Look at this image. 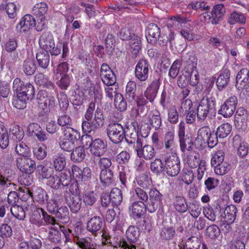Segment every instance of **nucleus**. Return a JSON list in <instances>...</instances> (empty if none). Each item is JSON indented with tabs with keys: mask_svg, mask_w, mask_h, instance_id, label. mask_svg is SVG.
Here are the masks:
<instances>
[{
	"mask_svg": "<svg viewBox=\"0 0 249 249\" xmlns=\"http://www.w3.org/2000/svg\"><path fill=\"white\" fill-rule=\"evenodd\" d=\"M161 124L160 112L156 109L153 110L142 117L141 123L140 134L142 137L146 138L148 136L151 127L158 129Z\"/></svg>",
	"mask_w": 249,
	"mask_h": 249,
	"instance_id": "1",
	"label": "nucleus"
},
{
	"mask_svg": "<svg viewBox=\"0 0 249 249\" xmlns=\"http://www.w3.org/2000/svg\"><path fill=\"white\" fill-rule=\"evenodd\" d=\"M169 25L171 28L179 29L180 35L186 40L188 41L197 40L199 39V36L191 32V26L186 20L179 16L175 17L169 20Z\"/></svg>",
	"mask_w": 249,
	"mask_h": 249,
	"instance_id": "2",
	"label": "nucleus"
},
{
	"mask_svg": "<svg viewBox=\"0 0 249 249\" xmlns=\"http://www.w3.org/2000/svg\"><path fill=\"white\" fill-rule=\"evenodd\" d=\"M39 44L43 51L50 53L52 55L56 56L60 53L61 50L55 45L52 34L45 33L40 37Z\"/></svg>",
	"mask_w": 249,
	"mask_h": 249,
	"instance_id": "3",
	"label": "nucleus"
},
{
	"mask_svg": "<svg viewBox=\"0 0 249 249\" xmlns=\"http://www.w3.org/2000/svg\"><path fill=\"white\" fill-rule=\"evenodd\" d=\"M164 170L168 176H177L180 171V161L176 152H172L171 155L165 160Z\"/></svg>",
	"mask_w": 249,
	"mask_h": 249,
	"instance_id": "4",
	"label": "nucleus"
},
{
	"mask_svg": "<svg viewBox=\"0 0 249 249\" xmlns=\"http://www.w3.org/2000/svg\"><path fill=\"white\" fill-rule=\"evenodd\" d=\"M104 124V118L102 110L97 108L94 118L90 122L84 121L82 127L85 133H89L94 129L102 127Z\"/></svg>",
	"mask_w": 249,
	"mask_h": 249,
	"instance_id": "5",
	"label": "nucleus"
},
{
	"mask_svg": "<svg viewBox=\"0 0 249 249\" xmlns=\"http://www.w3.org/2000/svg\"><path fill=\"white\" fill-rule=\"evenodd\" d=\"M16 162L17 168L23 174L31 175L36 169V162L31 158V156L18 157Z\"/></svg>",
	"mask_w": 249,
	"mask_h": 249,
	"instance_id": "6",
	"label": "nucleus"
},
{
	"mask_svg": "<svg viewBox=\"0 0 249 249\" xmlns=\"http://www.w3.org/2000/svg\"><path fill=\"white\" fill-rule=\"evenodd\" d=\"M36 25L33 16L26 14L21 18L16 26V31L20 34H27Z\"/></svg>",
	"mask_w": 249,
	"mask_h": 249,
	"instance_id": "7",
	"label": "nucleus"
},
{
	"mask_svg": "<svg viewBox=\"0 0 249 249\" xmlns=\"http://www.w3.org/2000/svg\"><path fill=\"white\" fill-rule=\"evenodd\" d=\"M236 88L245 94L249 93V70L242 69L237 74Z\"/></svg>",
	"mask_w": 249,
	"mask_h": 249,
	"instance_id": "8",
	"label": "nucleus"
},
{
	"mask_svg": "<svg viewBox=\"0 0 249 249\" xmlns=\"http://www.w3.org/2000/svg\"><path fill=\"white\" fill-rule=\"evenodd\" d=\"M13 90L16 93H20L21 95H27L30 93V90L32 91L31 96H29V99L32 100L35 94L34 87L29 83L22 81L19 78H16L13 84Z\"/></svg>",
	"mask_w": 249,
	"mask_h": 249,
	"instance_id": "9",
	"label": "nucleus"
},
{
	"mask_svg": "<svg viewBox=\"0 0 249 249\" xmlns=\"http://www.w3.org/2000/svg\"><path fill=\"white\" fill-rule=\"evenodd\" d=\"M238 103L236 96H231L229 97L221 106L219 110V114L225 118L231 116L234 112Z\"/></svg>",
	"mask_w": 249,
	"mask_h": 249,
	"instance_id": "10",
	"label": "nucleus"
},
{
	"mask_svg": "<svg viewBox=\"0 0 249 249\" xmlns=\"http://www.w3.org/2000/svg\"><path fill=\"white\" fill-rule=\"evenodd\" d=\"M124 129L119 124H112L108 125L107 135L110 140L115 143L121 142L124 138Z\"/></svg>",
	"mask_w": 249,
	"mask_h": 249,
	"instance_id": "11",
	"label": "nucleus"
},
{
	"mask_svg": "<svg viewBox=\"0 0 249 249\" xmlns=\"http://www.w3.org/2000/svg\"><path fill=\"white\" fill-rule=\"evenodd\" d=\"M134 147L137 156L140 158H142L146 160H150L155 155V150L150 145H145L142 147V142L137 141L134 143Z\"/></svg>",
	"mask_w": 249,
	"mask_h": 249,
	"instance_id": "12",
	"label": "nucleus"
},
{
	"mask_svg": "<svg viewBox=\"0 0 249 249\" xmlns=\"http://www.w3.org/2000/svg\"><path fill=\"white\" fill-rule=\"evenodd\" d=\"M149 65L146 59H141L137 64L135 74L136 77L141 81H146L148 77Z\"/></svg>",
	"mask_w": 249,
	"mask_h": 249,
	"instance_id": "13",
	"label": "nucleus"
},
{
	"mask_svg": "<svg viewBox=\"0 0 249 249\" xmlns=\"http://www.w3.org/2000/svg\"><path fill=\"white\" fill-rule=\"evenodd\" d=\"M215 103L213 100L203 99L197 108V116L200 120L205 119L211 109L214 107Z\"/></svg>",
	"mask_w": 249,
	"mask_h": 249,
	"instance_id": "14",
	"label": "nucleus"
},
{
	"mask_svg": "<svg viewBox=\"0 0 249 249\" xmlns=\"http://www.w3.org/2000/svg\"><path fill=\"white\" fill-rule=\"evenodd\" d=\"M149 202L148 205V211L154 212L161 205L162 195L156 189H151L149 193Z\"/></svg>",
	"mask_w": 249,
	"mask_h": 249,
	"instance_id": "15",
	"label": "nucleus"
},
{
	"mask_svg": "<svg viewBox=\"0 0 249 249\" xmlns=\"http://www.w3.org/2000/svg\"><path fill=\"white\" fill-rule=\"evenodd\" d=\"M107 143L101 139H96L93 140L89 151L93 157H99L103 155L106 152Z\"/></svg>",
	"mask_w": 249,
	"mask_h": 249,
	"instance_id": "16",
	"label": "nucleus"
},
{
	"mask_svg": "<svg viewBox=\"0 0 249 249\" xmlns=\"http://www.w3.org/2000/svg\"><path fill=\"white\" fill-rule=\"evenodd\" d=\"M27 132L31 136L35 135L40 142H44L48 139V135L45 131L36 123L30 124Z\"/></svg>",
	"mask_w": 249,
	"mask_h": 249,
	"instance_id": "17",
	"label": "nucleus"
},
{
	"mask_svg": "<svg viewBox=\"0 0 249 249\" xmlns=\"http://www.w3.org/2000/svg\"><path fill=\"white\" fill-rule=\"evenodd\" d=\"M234 125L238 129H245L247 126V116L244 108L238 109L234 117Z\"/></svg>",
	"mask_w": 249,
	"mask_h": 249,
	"instance_id": "18",
	"label": "nucleus"
},
{
	"mask_svg": "<svg viewBox=\"0 0 249 249\" xmlns=\"http://www.w3.org/2000/svg\"><path fill=\"white\" fill-rule=\"evenodd\" d=\"M30 93L27 95H21V93H15L13 97L12 104L14 107L18 109H23L26 107L27 101L30 100L29 99V96H31L32 91H29Z\"/></svg>",
	"mask_w": 249,
	"mask_h": 249,
	"instance_id": "19",
	"label": "nucleus"
},
{
	"mask_svg": "<svg viewBox=\"0 0 249 249\" xmlns=\"http://www.w3.org/2000/svg\"><path fill=\"white\" fill-rule=\"evenodd\" d=\"M129 213L134 218L141 217L145 211V206L142 201L134 202L129 207Z\"/></svg>",
	"mask_w": 249,
	"mask_h": 249,
	"instance_id": "20",
	"label": "nucleus"
},
{
	"mask_svg": "<svg viewBox=\"0 0 249 249\" xmlns=\"http://www.w3.org/2000/svg\"><path fill=\"white\" fill-rule=\"evenodd\" d=\"M103 225L102 218L99 216H93L87 223V229L92 234L95 235Z\"/></svg>",
	"mask_w": 249,
	"mask_h": 249,
	"instance_id": "21",
	"label": "nucleus"
},
{
	"mask_svg": "<svg viewBox=\"0 0 249 249\" xmlns=\"http://www.w3.org/2000/svg\"><path fill=\"white\" fill-rule=\"evenodd\" d=\"M160 85L159 79H156L146 89L144 95L147 99L150 102H153L156 97Z\"/></svg>",
	"mask_w": 249,
	"mask_h": 249,
	"instance_id": "22",
	"label": "nucleus"
},
{
	"mask_svg": "<svg viewBox=\"0 0 249 249\" xmlns=\"http://www.w3.org/2000/svg\"><path fill=\"white\" fill-rule=\"evenodd\" d=\"M160 35V29L155 24H150L147 29L146 38L150 43H154L157 42Z\"/></svg>",
	"mask_w": 249,
	"mask_h": 249,
	"instance_id": "23",
	"label": "nucleus"
},
{
	"mask_svg": "<svg viewBox=\"0 0 249 249\" xmlns=\"http://www.w3.org/2000/svg\"><path fill=\"white\" fill-rule=\"evenodd\" d=\"M76 245L82 249H97V245L89 237L79 238L74 240Z\"/></svg>",
	"mask_w": 249,
	"mask_h": 249,
	"instance_id": "24",
	"label": "nucleus"
},
{
	"mask_svg": "<svg viewBox=\"0 0 249 249\" xmlns=\"http://www.w3.org/2000/svg\"><path fill=\"white\" fill-rule=\"evenodd\" d=\"M225 13V10L223 4H218L215 5L212 10V23L213 24H218L220 18L224 15Z\"/></svg>",
	"mask_w": 249,
	"mask_h": 249,
	"instance_id": "25",
	"label": "nucleus"
},
{
	"mask_svg": "<svg viewBox=\"0 0 249 249\" xmlns=\"http://www.w3.org/2000/svg\"><path fill=\"white\" fill-rule=\"evenodd\" d=\"M15 152L19 157L31 156V150L28 145L23 142H17L15 145Z\"/></svg>",
	"mask_w": 249,
	"mask_h": 249,
	"instance_id": "26",
	"label": "nucleus"
},
{
	"mask_svg": "<svg viewBox=\"0 0 249 249\" xmlns=\"http://www.w3.org/2000/svg\"><path fill=\"white\" fill-rule=\"evenodd\" d=\"M11 139L16 142H21L24 136L23 130L18 125H14L10 129Z\"/></svg>",
	"mask_w": 249,
	"mask_h": 249,
	"instance_id": "27",
	"label": "nucleus"
},
{
	"mask_svg": "<svg viewBox=\"0 0 249 249\" xmlns=\"http://www.w3.org/2000/svg\"><path fill=\"white\" fill-rule=\"evenodd\" d=\"M42 213L43 218L48 225H51L52 227L57 226V224L58 223H56L55 219L48 215L42 209H37L34 211V214L36 215V220H38L41 217L40 213Z\"/></svg>",
	"mask_w": 249,
	"mask_h": 249,
	"instance_id": "28",
	"label": "nucleus"
},
{
	"mask_svg": "<svg viewBox=\"0 0 249 249\" xmlns=\"http://www.w3.org/2000/svg\"><path fill=\"white\" fill-rule=\"evenodd\" d=\"M237 208L233 205H230L225 209L224 220L228 223H232L235 219Z\"/></svg>",
	"mask_w": 249,
	"mask_h": 249,
	"instance_id": "29",
	"label": "nucleus"
},
{
	"mask_svg": "<svg viewBox=\"0 0 249 249\" xmlns=\"http://www.w3.org/2000/svg\"><path fill=\"white\" fill-rule=\"evenodd\" d=\"M98 199V195L93 191H86L82 196L83 203L87 206H93Z\"/></svg>",
	"mask_w": 249,
	"mask_h": 249,
	"instance_id": "30",
	"label": "nucleus"
},
{
	"mask_svg": "<svg viewBox=\"0 0 249 249\" xmlns=\"http://www.w3.org/2000/svg\"><path fill=\"white\" fill-rule=\"evenodd\" d=\"M34 156L38 160H42L47 156V148L43 143H39L33 148Z\"/></svg>",
	"mask_w": 249,
	"mask_h": 249,
	"instance_id": "31",
	"label": "nucleus"
},
{
	"mask_svg": "<svg viewBox=\"0 0 249 249\" xmlns=\"http://www.w3.org/2000/svg\"><path fill=\"white\" fill-rule=\"evenodd\" d=\"M86 156L84 148L83 146H78L72 152L71 159L74 162H79L83 160Z\"/></svg>",
	"mask_w": 249,
	"mask_h": 249,
	"instance_id": "32",
	"label": "nucleus"
},
{
	"mask_svg": "<svg viewBox=\"0 0 249 249\" xmlns=\"http://www.w3.org/2000/svg\"><path fill=\"white\" fill-rule=\"evenodd\" d=\"M141 40L138 36H133L129 42V50L134 55H137L141 50Z\"/></svg>",
	"mask_w": 249,
	"mask_h": 249,
	"instance_id": "33",
	"label": "nucleus"
},
{
	"mask_svg": "<svg viewBox=\"0 0 249 249\" xmlns=\"http://www.w3.org/2000/svg\"><path fill=\"white\" fill-rule=\"evenodd\" d=\"M100 179L101 182L105 185H109L113 181V175L110 169H102L100 173Z\"/></svg>",
	"mask_w": 249,
	"mask_h": 249,
	"instance_id": "34",
	"label": "nucleus"
},
{
	"mask_svg": "<svg viewBox=\"0 0 249 249\" xmlns=\"http://www.w3.org/2000/svg\"><path fill=\"white\" fill-rule=\"evenodd\" d=\"M9 144L8 131L3 124H0V147L2 149L7 148Z\"/></svg>",
	"mask_w": 249,
	"mask_h": 249,
	"instance_id": "35",
	"label": "nucleus"
},
{
	"mask_svg": "<svg viewBox=\"0 0 249 249\" xmlns=\"http://www.w3.org/2000/svg\"><path fill=\"white\" fill-rule=\"evenodd\" d=\"M9 144L8 131L3 124H0V147L2 149L7 148Z\"/></svg>",
	"mask_w": 249,
	"mask_h": 249,
	"instance_id": "36",
	"label": "nucleus"
},
{
	"mask_svg": "<svg viewBox=\"0 0 249 249\" xmlns=\"http://www.w3.org/2000/svg\"><path fill=\"white\" fill-rule=\"evenodd\" d=\"M36 57L38 64L41 67L45 69L48 67L50 62L49 52H44L42 50L37 53Z\"/></svg>",
	"mask_w": 249,
	"mask_h": 249,
	"instance_id": "37",
	"label": "nucleus"
},
{
	"mask_svg": "<svg viewBox=\"0 0 249 249\" xmlns=\"http://www.w3.org/2000/svg\"><path fill=\"white\" fill-rule=\"evenodd\" d=\"M139 235V231L137 227L129 226L126 231L127 239L129 241L128 244L130 245H133V243L137 240Z\"/></svg>",
	"mask_w": 249,
	"mask_h": 249,
	"instance_id": "38",
	"label": "nucleus"
},
{
	"mask_svg": "<svg viewBox=\"0 0 249 249\" xmlns=\"http://www.w3.org/2000/svg\"><path fill=\"white\" fill-rule=\"evenodd\" d=\"M232 126L229 123H224L219 125L216 132V135L220 138H226L231 132Z\"/></svg>",
	"mask_w": 249,
	"mask_h": 249,
	"instance_id": "39",
	"label": "nucleus"
},
{
	"mask_svg": "<svg viewBox=\"0 0 249 249\" xmlns=\"http://www.w3.org/2000/svg\"><path fill=\"white\" fill-rule=\"evenodd\" d=\"M53 167L56 171H62L66 166V160L62 154H57L53 158Z\"/></svg>",
	"mask_w": 249,
	"mask_h": 249,
	"instance_id": "40",
	"label": "nucleus"
},
{
	"mask_svg": "<svg viewBox=\"0 0 249 249\" xmlns=\"http://www.w3.org/2000/svg\"><path fill=\"white\" fill-rule=\"evenodd\" d=\"M80 137V133L71 127H67L63 131V138L76 142Z\"/></svg>",
	"mask_w": 249,
	"mask_h": 249,
	"instance_id": "41",
	"label": "nucleus"
},
{
	"mask_svg": "<svg viewBox=\"0 0 249 249\" xmlns=\"http://www.w3.org/2000/svg\"><path fill=\"white\" fill-rule=\"evenodd\" d=\"M212 166L213 167L215 174L218 176H223L226 174L231 169L230 164L226 161Z\"/></svg>",
	"mask_w": 249,
	"mask_h": 249,
	"instance_id": "42",
	"label": "nucleus"
},
{
	"mask_svg": "<svg viewBox=\"0 0 249 249\" xmlns=\"http://www.w3.org/2000/svg\"><path fill=\"white\" fill-rule=\"evenodd\" d=\"M230 73L225 71L220 74L216 81V85L219 90H222L229 83Z\"/></svg>",
	"mask_w": 249,
	"mask_h": 249,
	"instance_id": "43",
	"label": "nucleus"
},
{
	"mask_svg": "<svg viewBox=\"0 0 249 249\" xmlns=\"http://www.w3.org/2000/svg\"><path fill=\"white\" fill-rule=\"evenodd\" d=\"M114 105L115 107L120 111H124L126 109V102L121 94H115Z\"/></svg>",
	"mask_w": 249,
	"mask_h": 249,
	"instance_id": "44",
	"label": "nucleus"
},
{
	"mask_svg": "<svg viewBox=\"0 0 249 249\" xmlns=\"http://www.w3.org/2000/svg\"><path fill=\"white\" fill-rule=\"evenodd\" d=\"M48 10V5L44 2H40L35 5L33 8V13L36 16H44Z\"/></svg>",
	"mask_w": 249,
	"mask_h": 249,
	"instance_id": "45",
	"label": "nucleus"
},
{
	"mask_svg": "<svg viewBox=\"0 0 249 249\" xmlns=\"http://www.w3.org/2000/svg\"><path fill=\"white\" fill-rule=\"evenodd\" d=\"M109 196L112 203L116 205H120L122 201L123 196L122 192L117 188L112 189Z\"/></svg>",
	"mask_w": 249,
	"mask_h": 249,
	"instance_id": "46",
	"label": "nucleus"
},
{
	"mask_svg": "<svg viewBox=\"0 0 249 249\" xmlns=\"http://www.w3.org/2000/svg\"><path fill=\"white\" fill-rule=\"evenodd\" d=\"M174 204L176 210L178 212L184 213L187 209V203L185 199L182 197H176Z\"/></svg>",
	"mask_w": 249,
	"mask_h": 249,
	"instance_id": "47",
	"label": "nucleus"
},
{
	"mask_svg": "<svg viewBox=\"0 0 249 249\" xmlns=\"http://www.w3.org/2000/svg\"><path fill=\"white\" fill-rule=\"evenodd\" d=\"M48 238L52 242L57 243L59 242L62 238L61 234L58 230L57 226L51 227L49 232Z\"/></svg>",
	"mask_w": 249,
	"mask_h": 249,
	"instance_id": "48",
	"label": "nucleus"
},
{
	"mask_svg": "<svg viewBox=\"0 0 249 249\" xmlns=\"http://www.w3.org/2000/svg\"><path fill=\"white\" fill-rule=\"evenodd\" d=\"M11 212L17 219L23 220L25 217V212L23 208L18 205H13L11 208Z\"/></svg>",
	"mask_w": 249,
	"mask_h": 249,
	"instance_id": "49",
	"label": "nucleus"
},
{
	"mask_svg": "<svg viewBox=\"0 0 249 249\" xmlns=\"http://www.w3.org/2000/svg\"><path fill=\"white\" fill-rule=\"evenodd\" d=\"M81 200L78 196H73L69 202V207L73 213H77L81 207Z\"/></svg>",
	"mask_w": 249,
	"mask_h": 249,
	"instance_id": "50",
	"label": "nucleus"
},
{
	"mask_svg": "<svg viewBox=\"0 0 249 249\" xmlns=\"http://www.w3.org/2000/svg\"><path fill=\"white\" fill-rule=\"evenodd\" d=\"M246 20V18L243 14L237 12H233L230 16L229 22L231 24H234L236 23L245 24Z\"/></svg>",
	"mask_w": 249,
	"mask_h": 249,
	"instance_id": "51",
	"label": "nucleus"
},
{
	"mask_svg": "<svg viewBox=\"0 0 249 249\" xmlns=\"http://www.w3.org/2000/svg\"><path fill=\"white\" fill-rule=\"evenodd\" d=\"M151 170L157 174H160L164 171V167L161 160L160 159H156L150 164Z\"/></svg>",
	"mask_w": 249,
	"mask_h": 249,
	"instance_id": "52",
	"label": "nucleus"
},
{
	"mask_svg": "<svg viewBox=\"0 0 249 249\" xmlns=\"http://www.w3.org/2000/svg\"><path fill=\"white\" fill-rule=\"evenodd\" d=\"M165 147L166 149H171L172 152H176V145L174 142V134L172 132H168L166 134L165 138Z\"/></svg>",
	"mask_w": 249,
	"mask_h": 249,
	"instance_id": "53",
	"label": "nucleus"
},
{
	"mask_svg": "<svg viewBox=\"0 0 249 249\" xmlns=\"http://www.w3.org/2000/svg\"><path fill=\"white\" fill-rule=\"evenodd\" d=\"M225 154L222 150H218L214 153L212 156L211 164L212 166L225 162Z\"/></svg>",
	"mask_w": 249,
	"mask_h": 249,
	"instance_id": "54",
	"label": "nucleus"
},
{
	"mask_svg": "<svg viewBox=\"0 0 249 249\" xmlns=\"http://www.w3.org/2000/svg\"><path fill=\"white\" fill-rule=\"evenodd\" d=\"M71 176L76 182H80L83 179L82 170L76 165L72 166Z\"/></svg>",
	"mask_w": 249,
	"mask_h": 249,
	"instance_id": "55",
	"label": "nucleus"
},
{
	"mask_svg": "<svg viewBox=\"0 0 249 249\" xmlns=\"http://www.w3.org/2000/svg\"><path fill=\"white\" fill-rule=\"evenodd\" d=\"M211 133V130L209 127H203L198 131L197 139L198 141L205 142L208 140Z\"/></svg>",
	"mask_w": 249,
	"mask_h": 249,
	"instance_id": "56",
	"label": "nucleus"
},
{
	"mask_svg": "<svg viewBox=\"0 0 249 249\" xmlns=\"http://www.w3.org/2000/svg\"><path fill=\"white\" fill-rule=\"evenodd\" d=\"M23 69L26 74L32 75L36 71V66L33 61L26 60L24 62Z\"/></svg>",
	"mask_w": 249,
	"mask_h": 249,
	"instance_id": "57",
	"label": "nucleus"
},
{
	"mask_svg": "<svg viewBox=\"0 0 249 249\" xmlns=\"http://www.w3.org/2000/svg\"><path fill=\"white\" fill-rule=\"evenodd\" d=\"M190 8L195 10L206 11L209 10L210 7L203 1H197L192 2L188 5Z\"/></svg>",
	"mask_w": 249,
	"mask_h": 249,
	"instance_id": "58",
	"label": "nucleus"
},
{
	"mask_svg": "<svg viewBox=\"0 0 249 249\" xmlns=\"http://www.w3.org/2000/svg\"><path fill=\"white\" fill-rule=\"evenodd\" d=\"M199 159V155L197 154L192 152L187 156L186 161L191 168H194L197 165Z\"/></svg>",
	"mask_w": 249,
	"mask_h": 249,
	"instance_id": "59",
	"label": "nucleus"
},
{
	"mask_svg": "<svg viewBox=\"0 0 249 249\" xmlns=\"http://www.w3.org/2000/svg\"><path fill=\"white\" fill-rule=\"evenodd\" d=\"M181 179L186 184H191L194 179V174L192 170L184 169Z\"/></svg>",
	"mask_w": 249,
	"mask_h": 249,
	"instance_id": "60",
	"label": "nucleus"
},
{
	"mask_svg": "<svg viewBox=\"0 0 249 249\" xmlns=\"http://www.w3.org/2000/svg\"><path fill=\"white\" fill-rule=\"evenodd\" d=\"M168 113V120L172 124H176L178 120V114L175 107L169 108Z\"/></svg>",
	"mask_w": 249,
	"mask_h": 249,
	"instance_id": "61",
	"label": "nucleus"
},
{
	"mask_svg": "<svg viewBox=\"0 0 249 249\" xmlns=\"http://www.w3.org/2000/svg\"><path fill=\"white\" fill-rule=\"evenodd\" d=\"M5 9L9 18L13 19L17 16V6L14 2L7 3Z\"/></svg>",
	"mask_w": 249,
	"mask_h": 249,
	"instance_id": "62",
	"label": "nucleus"
},
{
	"mask_svg": "<svg viewBox=\"0 0 249 249\" xmlns=\"http://www.w3.org/2000/svg\"><path fill=\"white\" fill-rule=\"evenodd\" d=\"M181 66V62L179 60H175L171 67L169 75L172 78H175L178 74Z\"/></svg>",
	"mask_w": 249,
	"mask_h": 249,
	"instance_id": "63",
	"label": "nucleus"
},
{
	"mask_svg": "<svg viewBox=\"0 0 249 249\" xmlns=\"http://www.w3.org/2000/svg\"><path fill=\"white\" fill-rule=\"evenodd\" d=\"M75 142L72 141L62 138L60 142V146L64 151H70L75 146Z\"/></svg>",
	"mask_w": 249,
	"mask_h": 249,
	"instance_id": "64",
	"label": "nucleus"
}]
</instances>
